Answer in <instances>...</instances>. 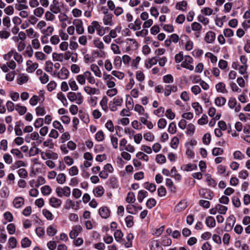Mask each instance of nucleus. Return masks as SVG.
<instances>
[{"label": "nucleus", "instance_id": "61", "mask_svg": "<svg viewBox=\"0 0 250 250\" xmlns=\"http://www.w3.org/2000/svg\"><path fill=\"white\" fill-rule=\"evenodd\" d=\"M18 174L20 177L25 178L27 177L28 172L24 168H20L19 169Z\"/></svg>", "mask_w": 250, "mask_h": 250}, {"label": "nucleus", "instance_id": "9", "mask_svg": "<svg viewBox=\"0 0 250 250\" xmlns=\"http://www.w3.org/2000/svg\"><path fill=\"white\" fill-rule=\"evenodd\" d=\"M26 71L28 73L33 72L38 67V64L36 62L33 63L32 61L28 60L26 62Z\"/></svg>", "mask_w": 250, "mask_h": 250}, {"label": "nucleus", "instance_id": "15", "mask_svg": "<svg viewBox=\"0 0 250 250\" xmlns=\"http://www.w3.org/2000/svg\"><path fill=\"white\" fill-rule=\"evenodd\" d=\"M49 203L52 207L58 208L61 206L62 201L61 199L56 197H51L49 200Z\"/></svg>", "mask_w": 250, "mask_h": 250}, {"label": "nucleus", "instance_id": "4", "mask_svg": "<svg viewBox=\"0 0 250 250\" xmlns=\"http://www.w3.org/2000/svg\"><path fill=\"white\" fill-rule=\"evenodd\" d=\"M193 62L192 58L189 56H185L184 57V61L181 64V66L186 68L189 70H193L194 66L191 65Z\"/></svg>", "mask_w": 250, "mask_h": 250}, {"label": "nucleus", "instance_id": "30", "mask_svg": "<svg viewBox=\"0 0 250 250\" xmlns=\"http://www.w3.org/2000/svg\"><path fill=\"white\" fill-rule=\"evenodd\" d=\"M97 24V21H93L91 22V24L88 26L87 31L89 34H92L94 33L96 29Z\"/></svg>", "mask_w": 250, "mask_h": 250}, {"label": "nucleus", "instance_id": "19", "mask_svg": "<svg viewBox=\"0 0 250 250\" xmlns=\"http://www.w3.org/2000/svg\"><path fill=\"white\" fill-rule=\"evenodd\" d=\"M206 225L209 228H214L215 226L216 222L214 218L212 216H208L206 219Z\"/></svg>", "mask_w": 250, "mask_h": 250}, {"label": "nucleus", "instance_id": "56", "mask_svg": "<svg viewBox=\"0 0 250 250\" xmlns=\"http://www.w3.org/2000/svg\"><path fill=\"white\" fill-rule=\"evenodd\" d=\"M42 213L48 220H53V214L50 211L46 209H44L42 210Z\"/></svg>", "mask_w": 250, "mask_h": 250}, {"label": "nucleus", "instance_id": "24", "mask_svg": "<svg viewBox=\"0 0 250 250\" xmlns=\"http://www.w3.org/2000/svg\"><path fill=\"white\" fill-rule=\"evenodd\" d=\"M90 68L97 77H101V70H100L99 67L96 64H92L90 66Z\"/></svg>", "mask_w": 250, "mask_h": 250}, {"label": "nucleus", "instance_id": "63", "mask_svg": "<svg viewBox=\"0 0 250 250\" xmlns=\"http://www.w3.org/2000/svg\"><path fill=\"white\" fill-rule=\"evenodd\" d=\"M79 173V170L76 166H73L69 169V174L71 176L77 175Z\"/></svg>", "mask_w": 250, "mask_h": 250}, {"label": "nucleus", "instance_id": "7", "mask_svg": "<svg viewBox=\"0 0 250 250\" xmlns=\"http://www.w3.org/2000/svg\"><path fill=\"white\" fill-rule=\"evenodd\" d=\"M41 157L43 160H46V159H53L54 160H56L58 158V155L56 153L53 152H43L41 151Z\"/></svg>", "mask_w": 250, "mask_h": 250}, {"label": "nucleus", "instance_id": "25", "mask_svg": "<svg viewBox=\"0 0 250 250\" xmlns=\"http://www.w3.org/2000/svg\"><path fill=\"white\" fill-rule=\"evenodd\" d=\"M147 195H148V193L147 191L144 190H140L138 193V197H137L138 201L140 203H142L143 201V199L145 198L147 196Z\"/></svg>", "mask_w": 250, "mask_h": 250}, {"label": "nucleus", "instance_id": "33", "mask_svg": "<svg viewBox=\"0 0 250 250\" xmlns=\"http://www.w3.org/2000/svg\"><path fill=\"white\" fill-rule=\"evenodd\" d=\"M57 182L60 184H63L66 181V176L64 173L59 174L56 178Z\"/></svg>", "mask_w": 250, "mask_h": 250}, {"label": "nucleus", "instance_id": "26", "mask_svg": "<svg viewBox=\"0 0 250 250\" xmlns=\"http://www.w3.org/2000/svg\"><path fill=\"white\" fill-rule=\"evenodd\" d=\"M85 79H87L88 82L91 84H94L95 83V79L92 76L91 73L89 71H86L84 73Z\"/></svg>", "mask_w": 250, "mask_h": 250}, {"label": "nucleus", "instance_id": "28", "mask_svg": "<svg viewBox=\"0 0 250 250\" xmlns=\"http://www.w3.org/2000/svg\"><path fill=\"white\" fill-rule=\"evenodd\" d=\"M158 61V58L154 57L149 59L148 62L146 63V66L147 68H151L153 65L156 64Z\"/></svg>", "mask_w": 250, "mask_h": 250}, {"label": "nucleus", "instance_id": "57", "mask_svg": "<svg viewBox=\"0 0 250 250\" xmlns=\"http://www.w3.org/2000/svg\"><path fill=\"white\" fill-rule=\"evenodd\" d=\"M123 236V233L121 230L117 229L114 232L115 239L117 241H120Z\"/></svg>", "mask_w": 250, "mask_h": 250}, {"label": "nucleus", "instance_id": "8", "mask_svg": "<svg viewBox=\"0 0 250 250\" xmlns=\"http://www.w3.org/2000/svg\"><path fill=\"white\" fill-rule=\"evenodd\" d=\"M69 71L65 67H63L62 69L58 72L57 77L59 79L61 80L66 79L69 76Z\"/></svg>", "mask_w": 250, "mask_h": 250}, {"label": "nucleus", "instance_id": "36", "mask_svg": "<svg viewBox=\"0 0 250 250\" xmlns=\"http://www.w3.org/2000/svg\"><path fill=\"white\" fill-rule=\"evenodd\" d=\"M35 110L36 114L38 116H43L46 113L44 107L42 106H39L37 107Z\"/></svg>", "mask_w": 250, "mask_h": 250}, {"label": "nucleus", "instance_id": "41", "mask_svg": "<svg viewBox=\"0 0 250 250\" xmlns=\"http://www.w3.org/2000/svg\"><path fill=\"white\" fill-rule=\"evenodd\" d=\"M75 202L71 199H67L65 202V205L64 206L65 208L69 209L70 208H73L75 207Z\"/></svg>", "mask_w": 250, "mask_h": 250}, {"label": "nucleus", "instance_id": "34", "mask_svg": "<svg viewBox=\"0 0 250 250\" xmlns=\"http://www.w3.org/2000/svg\"><path fill=\"white\" fill-rule=\"evenodd\" d=\"M28 80V77L25 74H22L20 76L18 79V83L20 84H22L26 83Z\"/></svg>", "mask_w": 250, "mask_h": 250}, {"label": "nucleus", "instance_id": "49", "mask_svg": "<svg viewBox=\"0 0 250 250\" xmlns=\"http://www.w3.org/2000/svg\"><path fill=\"white\" fill-rule=\"evenodd\" d=\"M95 138L99 142L103 141L104 139V135L103 131L102 130L98 131L96 134Z\"/></svg>", "mask_w": 250, "mask_h": 250}, {"label": "nucleus", "instance_id": "1", "mask_svg": "<svg viewBox=\"0 0 250 250\" xmlns=\"http://www.w3.org/2000/svg\"><path fill=\"white\" fill-rule=\"evenodd\" d=\"M67 97L69 101H75L78 104H81L83 102V97L80 92H69L67 93Z\"/></svg>", "mask_w": 250, "mask_h": 250}, {"label": "nucleus", "instance_id": "45", "mask_svg": "<svg viewBox=\"0 0 250 250\" xmlns=\"http://www.w3.org/2000/svg\"><path fill=\"white\" fill-rule=\"evenodd\" d=\"M156 202L154 198L149 199L146 203V207L149 209L152 208L153 207H154L156 205Z\"/></svg>", "mask_w": 250, "mask_h": 250}, {"label": "nucleus", "instance_id": "42", "mask_svg": "<svg viewBox=\"0 0 250 250\" xmlns=\"http://www.w3.org/2000/svg\"><path fill=\"white\" fill-rule=\"evenodd\" d=\"M11 153L15 155L18 159H21L23 158V155L21 151L18 149H12L11 150Z\"/></svg>", "mask_w": 250, "mask_h": 250}, {"label": "nucleus", "instance_id": "29", "mask_svg": "<svg viewBox=\"0 0 250 250\" xmlns=\"http://www.w3.org/2000/svg\"><path fill=\"white\" fill-rule=\"evenodd\" d=\"M93 193L97 197H101L104 193V189L102 186H99L93 190Z\"/></svg>", "mask_w": 250, "mask_h": 250}, {"label": "nucleus", "instance_id": "13", "mask_svg": "<svg viewBox=\"0 0 250 250\" xmlns=\"http://www.w3.org/2000/svg\"><path fill=\"white\" fill-rule=\"evenodd\" d=\"M24 198L21 197H16L13 201V204L16 208H21L24 205Z\"/></svg>", "mask_w": 250, "mask_h": 250}, {"label": "nucleus", "instance_id": "47", "mask_svg": "<svg viewBox=\"0 0 250 250\" xmlns=\"http://www.w3.org/2000/svg\"><path fill=\"white\" fill-rule=\"evenodd\" d=\"M134 110L139 113L140 115H144L145 114L144 108L141 105L137 104L135 105Z\"/></svg>", "mask_w": 250, "mask_h": 250}, {"label": "nucleus", "instance_id": "16", "mask_svg": "<svg viewBox=\"0 0 250 250\" xmlns=\"http://www.w3.org/2000/svg\"><path fill=\"white\" fill-rule=\"evenodd\" d=\"M53 4L50 6V11L54 14H58L61 12V8L58 5L59 2L57 0H54Z\"/></svg>", "mask_w": 250, "mask_h": 250}, {"label": "nucleus", "instance_id": "2", "mask_svg": "<svg viewBox=\"0 0 250 250\" xmlns=\"http://www.w3.org/2000/svg\"><path fill=\"white\" fill-rule=\"evenodd\" d=\"M123 100L122 98L120 96H117L115 97L112 101H111L109 104V106L110 110L112 111L117 110V106H121Z\"/></svg>", "mask_w": 250, "mask_h": 250}, {"label": "nucleus", "instance_id": "62", "mask_svg": "<svg viewBox=\"0 0 250 250\" xmlns=\"http://www.w3.org/2000/svg\"><path fill=\"white\" fill-rule=\"evenodd\" d=\"M136 157L146 162L148 161V156L142 152H138L136 154Z\"/></svg>", "mask_w": 250, "mask_h": 250}, {"label": "nucleus", "instance_id": "11", "mask_svg": "<svg viewBox=\"0 0 250 250\" xmlns=\"http://www.w3.org/2000/svg\"><path fill=\"white\" fill-rule=\"evenodd\" d=\"M177 91V87L174 85H166L165 87V95L169 96L171 92H175Z\"/></svg>", "mask_w": 250, "mask_h": 250}, {"label": "nucleus", "instance_id": "23", "mask_svg": "<svg viewBox=\"0 0 250 250\" xmlns=\"http://www.w3.org/2000/svg\"><path fill=\"white\" fill-rule=\"evenodd\" d=\"M144 187L151 192H154L156 189V185L154 184L148 182H146L144 184Z\"/></svg>", "mask_w": 250, "mask_h": 250}, {"label": "nucleus", "instance_id": "43", "mask_svg": "<svg viewBox=\"0 0 250 250\" xmlns=\"http://www.w3.org/2000/svg\"><path fill=\"white\" fill-rule=\"evenodd\" d=\"M51 188L49 186H44L41 188V191L43 195H47L51 192Z\"/></svg>", "mask_w": 250, "mask_h": 250}, {"label": "nucleus", "instance_id": "35", "mask_svg": "<svg viewBox=\"0 0 250 250\" xmlns=\"http://www.w3.org/2000/svg\"><path fill=\"white\" fill-rule=\"evenodd\" d=\"M216 208H217V211L219 213L222 214H225L228 210V208L227 207L222 205L221 204H217L216 205Z\"/></svg>", "mask_w": 250, "mask_h": 250}, {"label": "nucleus", "instance_id": "5", "mask_svg": "<svg viewBox=\"0 0 250 250\" xmlns=\"http://www.w3.org/2000/svg\"><path fill=\"white\" fill-rule=\"evenodd\" d=\"M73 24L76 26V32L78 34H82L84 32L83 26V21L80 19H75L73 21Z\"/></svg>", "mask_w": 250, "mask_h": 250}, {"label": "nucleus", "instance_id": "32", "mask_svg": "<svg viewBox=\"0 0 250 250\" xmlns=\"http://www.w3.org/2000/svg\"><path fill=\"white\" fill-rule=\"evenodd\" d=\"M192 106L194 109L195 112L197 114H199L202 112V107L198 103H193L192 104Z\"/></svg>", "mask_w": 250, "mask_h": 250}, {"label": "nucleus", "instance_id": "37", "mask_svg": "<svg viewBox=\"0 0 250 250\" xmlns=\"http://www.w3.org/2000/svg\"><path fill=\"white\" fill-rule=\"evenodd\" d=\"M31 243V241L27 237H24L21 241V247L23 248L29 247L30 246Z\"/></svg>", "mask_w": 250, "mask_h": 250}, {"label": "nucleus", "instance_id": "46", "mask_svg": "<svg viewBox=\"0 0 250 250\" xmlns=\"http://www.w3.org/2000/svg\"><path fill=\"white\" fill-rule=\"evenodd\" d=\"M41 150L35 146H32L29 150V156H33L37 154L41 153Z\"/></svg>", "mask_w": 250, "mask_h": 250}, {"label": "nucleus", "instance_id": "44", "mask_svg": "<svg viewBox=\"0 0 250 250\" xmlns=\"http://www.w3.org/2000/svg\"><path fill=\"white\" fill-rule=\"evenodd\" d=\"M52 57L54 61L62 62L63 55L62 53L58 54L57 53H53L52 54Z\"/></svg>", "mask_w": 250, "mask_h": 250}, {"label": "nucleus", "instance_id": "3", "mask_svg": "<svg viewBox=\"0 0 250 250\" xmlns=\"http://www.w3.org/2000/svg\"><path fill=\"white\" fill-rule=\"evenodd\" d=\"M56 192L60 197H62V196L69 197L71 194L70 188L67 186L63 188L57 187L56 189Z\"/></svg>", "mask_w": 250, "mask_h": 250}, {"label": "nucleus", "instance_id": "40", "mask_svg": "<svg viewBox=\"0 0 250 250\" xmlns=\"http://www.w3.org/2000/svg\"><path fill=\"white\" fill-rule=\"evenodd\" d=\"M68 83L72 90L76 91L78 89V86L73 79H70Z\"/></svg>", "mask_w": 250, "mask_h": 250}, {"label": "nucleus", "instance_id": "10", "mask_svg": "<svg viewBox=\"0 0 250 250\" xmlns=\"http://www.w3.org/2000/svg\"><path fill=\"white\" fill-rule=\"evenodd\" d=\"M149 117L148 114L147 113H146L144 114V117H140V121L142 123H143L144 125H146L147 127L149 129H152L153 127V125L151 122L148 121L147 120L148 118Z\"/></svg>", "mask_w": 250, "mask_h": 250}, {"label": "nucleus", "instance_id": "59", "mask_svg": "<svg viewBox=\"0 0 250 250\" xmlns=\"http://www.w3.org/2000/svg\"><path fill=\"white\" fill-rule=\"evenodd\" d=\"M156 161L158 163L163 164L165 163L166 158L165 156L162 154H158L156 155Z\"/></svg>", "mask_w": 250, "mask_h": 250}, {"label": "nucleus", "instance_id": "31", "mask_svg": "<svg viewBox=\"0 0 250 250\" xmlns=\"http://www.w3.org/2000/svg\"><path fill=\"white\" fill-rule=\"evenodd\" d=\"M15 109L18 112L20 115H22L24 114L27 111L26 107L24 106H21L19 104H17L15 106Z\"/></svg>", "mask_w": 250, "mask_h": 250}, {"label": "nucleus", "instance_id": "18", "mask_svg": "<svg viewBox=\"0 0 250 250\" xmlns=\"http://www.w3.org/2000/svg\"><path fill=\"white\" fill-rule=\"evenodd\" d=\"M142 24L141 21L138 19L135 20L134 24L133 23H130L128 25V27L133 29L134 31L139 30L141 29V25Z\"/></svg>", "mask_w": 250, "mask_h": 250}, {"label": "nucleus", "instance_id": "39", "mask_svg": "<svg viewBox=\"0 0 250 250\" xmlns=\"http://www.w3.org/2000/svg\"><path fill=\"white\" fill-rule=\"evenodd\" d=\"M135 201V195L133 192H129L126 198V201L128 203H133Z\"/></svg>", "mask_w": 250, "mask_h": 250}, {"label": "nucleus", "instance_id": "60", "mask_svg": "<svg viewBox=\"0 0 250 250\" xmlns=\"http://www.w3.org/2000/svg\"><path fill=\"white\" fill-rule=\"evenodd\" d=\"M223 149L220 147H215L212 150V154L214 156L222 155L223 153Z\"/></svg>", "mask_w": 250, "mask_h": 250}, {"label": "nucleus", "instance_id": "51", "mask_svg": "<svg viewBox=\"0 0 250 250\" xmlns=\"http://www.w3.org/2000/svg\"><path fill=\"white\" fill-rule=\"evenodd\" d=\"M191 28L195 31H200L202 28L201 25L197 22H194L191 24Z\"/></svg>", "mask_w": 250, "mask_h": 250}, {"label": "nucleus", "instance_id": "54", "mask_svg": "<svg viewBox=\"0 0 250 250\" xmlns=\"http://www.w3.org/2000/svg\"><path fill=\"white\" fill-rule=\"evenodd\" d=\"M151 250H155L161 248L159 242L157 240H153L151 243Z\"/></svg>", "mask_w": 250, "mask_h": 250}, {"label": "nucleus", "instance_id": "12", "mask_svg": "<svg viewBox=\"0 0 250 250\" xmlns=\"http://www.w3.org/2000/svg\"><path fill=\"white\" fill-rule=\"evenodd\" d=\"M99 213L103 218L106 219L110 216V212L107 207H103L100 208Z\"/></svg>", "mask_w": 250, "mask_h": 250}, {"label": "nucleus", "instance_id": "6", "mask_svg": "<svg viewBox=\"0 0 250 250\" xmlns=\"http://www.w3.org/2000/svg\"><path fill=\"white\" fill-rule=\"evenodd\" d=\"M199 194L202 197L208 200L212 199L213 196V192L209 189H208L203 188L200 189L199 190Z\"/></svg>", "mask_w": 250, "mask_h": 250}, {"label": "nucleus", "instance_id": "55", "mask_svg": "<svg viewBox=\"0 0 250 250\" xmlns=\"http://www.w3.org/2000/svg\"><path fill=\"white\" fill-rule=\"evenodd\" d=\"M144 137L146 141L152 142L154 140V136L150 132H147L144 135Z\"/></svg>", "mask_w": 250, "mask_h": 250}, {"label": "nucleus", "instance_id": "27", "mask_svg": "<svg viewBox=\"0 0 250 250\" xmlns=\"http://www.w3.org/2000/svg\"><path fill=\"white\" fill-rule=\"evenodd\" d=\"M166 186L168 187V189L172 192H175L176 188L173 185V183L171 179L169 178H167L166 180Z\"/></svg>", "mask_w": 250, "mask_h": 250}, {"label": "nucleus", "instance_id": "22", "mask_svg": "<svg viewBox=\"0 0 250 250\" xmlns=\"http://www.w3.org/2000/svg\"><path fill=\"white\" fill-rule=\"evenodd\" d=\"M215 104L218 106L224 105L226 103V99L223 97H217L215 99Z\"/></svg>", "mask_w": 250, "mask_h": 250}, {"label": "nucleus", "instance_id": "20", "mask_svg": "<svg viewBox=\"0 0 250 250\" xmlns=\"http://www.w3.org/2000/svg\"><path fill=\"white\" fill-rule=\"evenodd\" d=\"M112 17L113 15L111 14L106 15L103 19L104 24L107 25H112L113 24Z\"/></svg>", "mask_w": 250, "mask_h": 250}, {"label": "nucleus", "instance_id": "38", "mask_svg": "<svg viewBox=\"0 0 250 250\" xmlns=\"http://www.w3.org/2000/svg\"><path fill=\"white\" fill-rule=\"evenodd\" d=\"M133 217L131 215H128L126 217L125 222L127 227L130 228L133 225Z\"/></svg>", "mask_w": 250, "mask_h": 250}, {"label": "nucleus", "instance_id": "50", "mask_svg": "<svg viewBox=\"0 0 250 250\" xmlns=\"http://www.w3.org/2000/svg\"><path fill=\"white\" fill-rule=\"evenodd\" d=\"M44 13V9L41 7L35 9L34 11V14L38 17H41Z\"/></svg>", "mask_w": 250, "mask_h": 250}, {"label": "nucleus", "instance_id": "14", "mask_svg": "<svg viewBox=\"0 0 250 250\" xmlns=\"http://www.w3.org/2000/svg\"><path fill=\"white\" fill-rule=\"evenodd\" d=\"M215 39V34L212 31L208 32L205 37V41L208 43H212Z\"/></svg>", "mask_w": 250, "mask_h": 250}, {"label": "nucleus", "instance_id": "17", "mask_svg": "<svg viewBox=\"0 0 250 250\" xmlns=\"http://www.w3.org/2000/svg\"><path fill=\"white\" fill-rule=\"evenodd\" d=\"M215 88L217 92L222 93H227L228 90L226 88V85L222 82H219L215 85Z\"/></svg>", "mask_w": 250, "mask_h": 250}, {"label": "nucleus", "instance_id": "53", "mask_svg": "<svg viewBox=\"0 0 250 250\" xmlns=\"http://www.w3.org/2000/svg\"><path fill=\"white\" fill-rule=\"evenodd\" d=\"M96 30L97 31V34L100 36H103L105 34L104 27L101 26L98 21Z\"/></svg>", "mask_w": 250, "mask_h": 250}, {"label": "nucleus", "instance_id": "21", "mask_svg": "<svg viewBox=\"0 0 250 250\" xmlns=\"http://www.w3.org/2000/svg\"><path fill=\"white\" fill-rule=\"evenodd\" d=\"M84 91L89 95H94L97 94V92H99V90L98 89H96L95 88H92L89 86H85L84 87Z\"/></svg>", "mask_w": 250, "mask_h": 250}, {"label": "nucleus", "instance_id": "58", "mask_svg": "<svg viewBox=\"0 0 250 250\" xmlns=\"http://www.w3.org/2000/svg\"><path fill=\"white\" fill-rule=\"evenodd\" d=\"M168 132L171 134H174L176 131V126L174 123H171L168 126Z\"/></svg>", "mask_w": 250, "mask_h": 250}, {"label": "nucleus", "instance_id": "48", "mask_svg": "<svg viewBox=\"0 0 250 250\" xmlns=\"http://www.w3.org/2000/svg\"><path fill=\"white\" fill-rule=\"evenodd\" d=\"M100 105L103 110L106 111L107 109V99L106 97L103 98L100 102Z\"/></svg>", "mask_w": 250, "mask_h": 250}, {"label": "nucleus", "instance_id": "52", "mask_svg": "<svg viewBox=\"0 0 250 250\" xmlns=\"http://www.w3.org/2000/svg\"><path fill=\"white\" fill-rule=\"evenodd\" d=\"M186 203L184 201L180 202L176 206V209L178 211H181L187 208Z\"/></svg>", "mask_w": 250, "mask_h": 250}, {"label": "nucleus", "instance_id": "64", "mask_svg": "<svg viewBox=\"0 0 250 250\" xmlns=\"http://www.w3.org/2000/svg\"><path fill=\"white\" fill-rule=\"evenodd\" d=\"M7 229L10 234H13L16 231V227L14 224L11 223L8 225Z\"/></svg>", "mask_w": 250, "mask_h": 250}]
</instances>
